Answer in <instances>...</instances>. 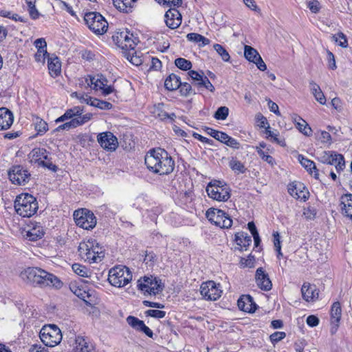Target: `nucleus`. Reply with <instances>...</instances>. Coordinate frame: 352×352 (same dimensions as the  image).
I'll return each instance as SVG.
<instances>
[{
	"mask_svg": "<svg viewBox=\"0 0 352 352\" xmlns=\"http://www.w3.org/2000/svg\"><path fill=\"white\" fill-rule=\"evenodd\" d=\"M86 82L89 86L95 90H100L104 96H108L114 92V87L108 85V80L102 74H98L95 76H88Z\"/></svg>",
	"mask_w": 352,
	"mask_h": 352,
	"instance_id": "nucleus-12",
	"label": "nucleus"
},
{
	"mask_svg": "<svg viewBox=\"0 0 352 352\" xmlns=\"http://www.w3.org/2000/svg\"><path fill=\"white\" fill-rule=\"evenodd\" d=\"M147 168L155 174H170L175 168V161L168 152L161 148L150 150L144 157Z\"/></svg>",
	"mask_w": 352,
	"mask_h": 352,
	"instance_id": "nucleus-1",
	"label": "nucleus"
},
{
	"mask_svg": "<svg viewBox=\"0 0 352 352\" xmlns=\"http://www.w3.org/2000/svg\"><path fill=\"white\" fill-rule=\"evenodd\" d=\"M98 142L103 148L115 151L118 146V140L111 132H104L98 135Z\"/></svg>",
	"mask_w": 352,
	"mask_h": 352,
	"instance_id": "nucleus-16",
	"label": "nucleus"
},
{
	"mask_svg": "<svg viewBox=\"0 0 352 352\" xmlns=\"http://www.w3.org/2000/svg\"><path fill=\"white\" fill-rule=\"evenodd\" d=\"M95 102H96V107L99 108L100 109L109 110L113 107L112 104L107 101L100 100L98 99L97 101H95Z\"/></svg>",
	"mask_w": 352,
	"mask_h": 352,
	"instance_id": "nucleus-62",
	"label": "nucleus"
},
{
	"mask_svg": "<svg viewBox=\"0 0 352 352\" xmlns=\"http://www.w3.org/2000/svg\"><path fill=\"white\" fill-rule=\"evenodd\" d=\"M44 230L41 225H36L27 232V237L30 241H37L44 236Z\"/></svg>",
	"mask_w": 352,
	"mask_h": 352,
	"instance_id": "nucleus-33",
	"label": "nucleus"
},
{
	"mask_svg": "<svg viewBox=\"0 0 352 352\" xmlns=\"http://www.w3.org/2000/svg\"><path fill=\"white\" fill-rule=\"evenodd\" d=\"M269 128L270 127H267L265 129V134L267 135V138H270V141L272 142H275L282 146H285V140L278 138V133L270 131Z\"/></svg>",
	"mask_w": 352,
	"mask_h": 352,
	"instance_id": "nucleus-40",
	"label": "nucleus"
},
{
	"mask_svg": "<svg viewBox=\"0 0 352 352\" xmlns=\"http://www.w3.org/2000/svg\"><path fill=\"white\" fill-rule=\"evenodd\" d=\"M214 50L221 57L222 60L228 62L230 60V56L228 51L220 44H214L213 46Z\"/></svg>",
	"mask_w": 352,
	"mask_h": 352,
	"instance_id": "nucleus-45",
	"label": "nucleus"
},
{
	"mask_svg": "<svg viewBox=\"0 0 352 352\" xmlns=\"http://www.w3.org/2000/svg\"><path fill=\"white\" fill-rule=\"evenodd\" d=\"M200 293L205 300L214 301L221 297L222 291L219 284L209 280L201 285Z\"/></svg>",
	"mask_w": 352,
	"mask_h": 352,
	"instance_id": "nucleus-14",
	"label": "nucleus"
},
{
	"mask_svg": "<svg viewBox=\"0 0 352 352\" xmlns=\"http://www.w3.org/2000/svg\"><path fill=\"white\" fill-rule=\"evenodd\" d=\"M46 56H49L47 50H37V52L35 54V60L37 62L43 63Z\"/></svg>",
	"mask_w": 352,
	"mask_h": 352,
	"instance_id": "nucleus-61",
	"label": "nucleus"
},
{
	"mask_svg": "<svg viewBox=\"0 0 352 352\" xmlns=\"http://www.w3.org/2000/svg\"><path fill=\"white\" fill-rule=\"evenodd\" d=\"M229 166L233 171L237 173H244L246 170L243 164L234 158L230 161Z\"/></svg>",
	"mask_w": 352,
	"mask_h": 352,
	"instance_id": "nucleus-41",
	"label": "nucleus"
},
{
	"mask_svg": "<svg viewBox=\"0 0 352 352\" xmlns=\"http://www.w3.org/2000/svg\"><path fill=\"white\" fill-rule=\"evenodd\" d=\"M222 143L235 149H239L240 147V143L236 139L229 136L228 134L226 138H225Z\"/></svg>",
	"mask_w": 352,
	"mask_h": 352,
	"instance_id": "nucleus-52",
	"label": "nucleus"
},
{
	"mask_svg": "<svg viewBox=\"0 0 352 352\" xmlns=\"http://www.w3.org/2000/svg\"><path fill=\"white\" fill-rule=\"evenodd\" d=\"M13 123V115L6 108H0V130H6Z\"/></svg>",
	"mask_w": 352,
	"mask_h": 352,
	"instance_id": "nucleus-24",
	"label": "nucleus"
},
{
	"mask_svg": "<svg viewBox=\"0 0 352 352\" xmlns=\"http://www.w3.org/2000/svg\"><path fill=\"white\" fill-rule=\"evenodd\" d=\"M74 352H94L95 347L88 338L78 336L75 338Z\"/></svg>",
	"mask_w": 352,
	"mask_h": 352,
	"instance_id": "nucleus-18",
	"label": "nucleus"
},
{
	"mask_svg": "<svg viewBox=\"0 0 352 352\" xmlns=\"http://www.w3.org/2000/svg\"><path fill=\"white\" fill-rule=\"evenodd\" d=\"M207 132L210 136L221 142H223L227 137V134L226 133L214 130L212 128H207Z\"/></svg>",
	"mask_w": 352,
	"mask_h": 352,
	"instance_id": "nucleus-46",
	"label": "nucleus"
},
{
	"mask_svg": "<svg viewBox=\"0 0 352 352\" xmlns=\"http://www.w3.org/2000/svg\"><path fill=\"white\" fill-rule=\"evenodd\" d=\"M94 244H96V240L93 239H88L87 241H83L80 243L78 248L79 255L85 261L90 259V256L92 254L91 250L95 247Z\"/></svg>",
	"mask_w": 352,
	"mask_h": 352,
	"instance_id": "nucleus-22",
	"label": "nucleus"
},
{
	"mask_svg": "<svg viewBox=\"0 0 352 352\" xmlns=\"http://www.w3.org/2000/svg\"><path fill=\"white\" fill-rule=\"evenodd\" d=\"M302 184H299L298 185H295L292 187H289L288 189L289 193L294 197L298 199H301L305 201L307 199V195L309 192L305 190V188L303 186L302 190H301Z\"/></svg>",
	"mask_w": 352,
	"mask_h": 352,
	"instance_id": "nucleus-28",
	"label": "nucleus"
},
{
	"mask_svg": "<svg viewBox=\"0 0 352 352\" xmlns=\"http://www.w3.org/2000/svg\"><path fill=\"white\" fill-rule=\"evenodd\" d=\"M83 109L80 106H76L66 110L65 113L58 117L55 122L56 123L65 122L55 129L54 131L69 130L82 126L89 122L91 118V113L82 114Z\"/></svg>",
	"mask_w": 352,
	"mask_h": 352,
	"instance_id": "nucleus-3",
	"label": "nucleus"
},
{
	"mask_svg": "<svg viewBox=\"0 0 352 352\" xmlns=\"http://www.w3.org/2000/svg\"><path fill=\"white\" fill-rule=\"evenodd\" d=\"M327 60H328V67L329 69L332 70H335L337 68L335 56L332 52L330 51L327 52Z\"/></svg>",
	"mask_w": 352,
	"mask_h": 352,
	"instance_id": "nucleus-60",
	"label": "nucleus"
},
{
	"mask_svg": "<svg viewBox=\"0 0 352 352\" xmlns=\"http://www.w3.org/2000/svg\"><path fill=\"white\" fill-rule=\"evenodd\" d=\"M28 157L32 163H41L45 165L43 160L47 157V151L44 148H35L29 154Z\"/></svg>",
	"mask_w": 352,
	"mask_h": 352,
	"instance_id": "nucleus-25",
	"label": "nucleus"
},
{
	"mask_svg": "<svg viewBox=\"0 0 352 352\" xmlns=\"http://www.w3.org/2000/svg\"><path fill=\"white\" fill-rule=\"evenodd\" d=\"M316 214V210L311 207H307L304 208L303 216L307 219H313Z\"/></svg>",
	"mask_w": 352,
	"mask_h": 352,
	"instance_id": "nucleus-59",
	"label": "nucleus"
},
{
	"mask_svg": "<svg viewBox=\"0 0 352 352\" xmlns=\"http://www.w3.org/2000/svg\"><path fill=\"white\" fill-rule=\"evenodd\" d=\"M336 42H339V45L342 47H346L348 46L347 39L346 36L342 32H339L333 36Z\"/></svg>",
	"mask_w": 352,
	"mask_h": 352,
	"instance_id": "nucleus-51",
	"label": "nucleus"
},
{
	"mask_svg": "<svg viewBox=\"0 0 352 352\" xmlns=\"http://www.w3.org/2000/svg\"><path fill=\"white\" fill-rule=\"evenodd\" d=\"M310 89L315 99L321 104H325L326 98L320 87L314 82H310Z\"/></svg>",
	"mask_w": 352,
	"mask_h": 352,
	"instance_id": "nucleus-32",
	"label": "nucleus"
},
{
	"mask_svg": "<svg viewBox=\"0 0 352 352\" xmlns=\"http://www.w3.org/2000/svg\"><path fill=\"white\" fill-rule=\"evenodd\" d=\"M255 280L257 286L262 290L270 291L272 289V283L268 274L263 267L256 270L255 274Z\"/></svg>",
	"mask_w": 352,
	"mask_h": 352,
	"instance_id": "nucleus-17",
	"label": "nucleus"
},
{
	"mask_svg": "<svg viewBox=\"0 0 352 352\" xmlns=\"http://www.w3.org/2000/svg\"><path fill=\"white\" fill-rule=\"evenodd\" d=\"M38 206L36 199L30 194H21L14 201V208L18 214L23 217L34 215Z\"/></svg>",
	"mask_w": 352,
	"mask_h": 352,
	"instance_id": "nucleus-4",
	"label": "nucleus"
},
{
	"mask_svg": "<svg viewBox=\"0 0 352 352\" xmlns=\"http://www.w3.org/2000/svg\"><path fill=\"white\" fill-rule=\"evenodd\" d=\"M286 333L283 331H276L270 335V338L271 342L274 344L284 339Z\"/></svg>",
	"mask_w": 352,
	"mask_h": 352,
	"instance_id": "nucleus-56",
	"label": "nucleus"
},
{
	"mask_svg": "<svg viewBox=\"0 0 352 352\" xmlns=\"http://www.w3.org/2000/svg\"><path fill=\"white\" fill-rule=\"evenodd\" d=\"M307 6L313 13H317L320 10V3L317 0L310 1L307 3Z\"/></svg>",
	"mask_w": 352,
	"mask_h": 352,
	"instance_id": "nucleus-63",
	"label": "nucleus"
},
{
	"mask_svg": "<svg viewBox=\"0 0 352 352\" xmlns=\"http://www.w3.org/2000/svg\"><path fill=\"white\" fill-rule=\"evenodd\" d=\"M124 56L133 65L138 66L142 64L143 59L141 56L138 55L137 52L133 50H127Z\"/></svg>",
	"mask_w": 352,
	"mask_h": 352,
	"instance_id": "nucleus-38",
	"label": "nucleus"
},
{
	"mask_svg": "<svg viewBox=\"0 0 352 352\" xmlns=\"http://www.w3.org/2000/svg\"><path fill=\"white\" fill-rule=\"evenodd\" d=\"M206 218L221 228H229L232 225L230 217L220 209L210 208L206 212Z\"/></svg>",
	"mask_w": 352,
	"mask_h": 352,
	"instance_id": "nucleus-11",
	"label": "nucleus"
},
{
	"mask_svg": "<svg viewBox=\"0 0 352 352\" xmlns=\"http://www.w3.org/2000/svg\"><path fill=\"white\" fill-rule=\"evenodd\" d=\"M62 338L61 331L55 324L44 326L40 331V338L43 343L47 346H56L60 342Z\"/></svg>",
	"mask_w": 352,
	"mask_h": 352,
	"instance_id": "nucleus-8",
	"label": "nucleus"
},
{
	"mask_svg": "<svg viewBox=\"0 0 352 352\" xmlns=\"http://www.w3.org/2000/svg\"><path fill=\"white\" fill-rule=\"evenodd\" d=\"M196 86L198 87H204L211 92H214L215 90L214 86L206 76H204L201 82H197Z\"/></svg>",
	"mask_w": 352,
	"mask_h": 352,
	"instance_id": "nucleus-50",
	"label": "nucleus"
},
{
	"mask_svg": "<svg viewBox=\"0 0 352 352\" xmlns=\"http://www.w3.org/2000/svg\"><path fill=\"white\" fill-rule=\"evenodd\" d=\"M306 322L309 327H314L318 324L319 319L314 315H310L307 318Z\"/></svg>",
	"mask_w": 352,
	"mask_h": 352,
	"instance_id": "nucleus-64",
	"label": "nucleus"
},
{
	"mask_svg": "<svg viewBox=\"0 0 352 352\" xmlns=\"http://www.w3.org/2000/svg\"><path fill=\"white\" fill-rule=\"evenodd\" d=\"M298 160H299L300 163L301 164V165L303 167H305L311 173H313L312 170H314V173H315L314 177L316 179L318 178V170L316 167L315 163L313 161L303 157L301 155H299Z\"/></svg>",
	"mask_w": 352,
	"mask_h": 352,
	"instance_id": "nucleus-36",
	"label": "nucleus"
},
{
	"mask_svg": "<svg viewBox=\"0 0 352 352\" xmlns=\"http://www.w3.org/2000/svg\"><path fill=\"white\" fill-rule=\"evenodd\" d=\"M342 213L352 220V194H345L340 197Z\"/></svg>",
	"mask_w": 352,
	"mask_h": 352,
	"instance_id": "nucleus-23",
	"label": "nucleus"
},
{
	"mask_svg": "<svg viewBox=\"0 0 352 352\" xmlns=\"http://www.w3.org/2000/svg\"><path fill=\"white\" fill-rule=\"evenodd\" d=\"M138 288L144 295H156L162 292L164 288L161 280L153 276H144L138 281Z\"/></svg>",
	"mask_w": 352,
	"mask_h": 352,
	"instance_id": "nucleus-7",
	"label": "nucleus"
},
{
	"mask_svg": "<svg viewBox=\"0 0 352 352\" xmlns=\"http://www.w3.org/2000/svg\"><path fill=\"white\" fill-rule=\"evenodd\" d=\"M341 316L342 309L340 303L339 302H336L332 305L331 309V323L338 326Z\"/></svg>",
	"mask_w": 352,
	"mask_h": 352,
	"instance_id": "nucleus-34",
	"label": "nucleus"
},
{
	"mask_svg": "<svg viewBox=\"0 0 352 352\" xmlns=\"http://www.w3.org/2000/svg\"><path fill=\"white\" fill-rule=\"evenodd\" d=\"M34 129L38 135H43L48 130V125L43 120L36 118L34 122Z\"/></svg>",
	"mask_w": 352,
	"mask_h": 352,
	"instance_id": "nucleus-42",
	"label": "nucleus"
},
{
	"mask_svg": "<svg viewBox=\"0 0 352 352\" xmlns=\"http://www.w3.org/2000/svg\"><path fill=\"white\" fill-rule=\"evenodd\" d=\"M303 299L307 302H314L318 298L319 293L315 285L305 283L301 287Z\"/></svg>",
	"mask_w": 352,
	"mask_h": 352,
	"instance_id": "nucleus-21",
	"label": "nucleus"
},
{
	"mask_svg": "<svg viewBox=\"0 0 352 352\" xmlns=\"http://www.w3.org/2000/svg\"><path fill=\"white\" fill-rule=\"evenodd\" d=\"M294 121L296 123V128L306 136H310L312 133V130L307 122L302 118L296 116L294 118Z\"/></svg>",
	"mask_w": 352,
	"mask_h": 352,
	"instance_id": "nucleus-30",
	"label": "nucleus"
},
{
	"mask_svg": "<svg viewBox=\"0 0 352 352\" xmlns=\"http://www.w3.org/2000/svg\"><path fill=\"white\" fill-rule=\"evenodd\" d=\"M48 69L52 76H57L60 74L61 65L58 57L48 58Z\"/></svg>",
	"mask_w": 352,
	"mask_h": 352,
	"instance_id": "nucleus-31",
	"label": "nucleus"
},
{
	"mask_svg": "<svg viewBox=\"0 0 352 352\" xmlns=\"http://www.w3.org/2000/svg\"><path fill=\"white\" fill-rule=\"evenodd\" d=\"M181 85L180 78L175 74H170L164 82V87L166 89L173 91L179 89Z\"/></svg>",
	"mask_w": 352,
	"mask_h": 352,
	"instance_id": "nucleus-29",
	"label": "nucleus"
},
{
	"mask_svg": "<svg viewBox=\"0 0 352 352\" xmlns=\"http://www.w3.org/2000/svg\"><path fill=\"white\" fill-rule=\"evenodd\" d=\"M329 165L334 166L338 172L343 170L345 168L344 156L342 154H339L336 152L335 154H333V157L332 158V161H331Z\"/></svg>",
	"mask_w": 352,
	"mask_h": 352,
	"instance_id": "nucleus-37",
	"label": "nucleus"
},
{
	"mask_svg": "<svg viewBox=\"0 0 352 352\" xmlns=\"http://www.w3.org/2000/svg\"><path fill=\"white\" fill-rule=\"evenodd\" d=\"M131 280L132 274L126 266H116L111 268L109 272L108 280L109 283L114 287H124Z\"/></svg>",
	"mask_w": 352,
	"mask_h": 352,
	"instance_id": "nucleus-6",
	"label": "nucleus"
},
{
	"mask_svg": "<svg viewBox=\"0 0 352 352\" xmlns=\"http://www.w3.org/2000/svg\"><path fill=\"white\" fill-rule=\"evenodd\" d=\"M318 138L322 143L328 144L331 143V135L327 131H321Z\"/></svg>",
	"mask_w": 352,
	"mask_h": 352,
	"instance_id": "nucleus-58",
	"label": "nucleus"
},
{
	"mask_svg": "<svg viewBox=\"0 0 352 352\" xmlns=\"http://www.w3.org/2000/svg\"><path fill=\"white\" fill-rule=\"evenodd\" d=\"M93 250H91V255L90 259L87 260L89 263L100 262L104 257V250L102 246L96 241Z\"/></svg>",
	"mask_w": 352,
	"mask_h": 352,
	"instance_id": "nucleus-27",
	"label": "nucleus"
},
{
	"mask_svg": "<svg viewBox=\"0 0 352 352\" xmlns=\"http://www.w3.org/2000/svg\"><path fill=\"white\" fill-rule=\"evenodd\" d=\"M72 270L76 274L82 277L88 276V271L85 266H83L78 263H74L72 265Z\"/></svg>",
	"mask_w": 352,
	"mask_h": 352,
	"instance_id": "nucleus-49",
	"label": "nucleus"
},
{
	"mask_svg": "<svg viewBox=\"0 0 352 352\" xmlns=\"http://www.w3.org/2000/svg\"><path fill=\"white\" fill-rule=\"evenodd\" d=\"M74 219L78 226L85 230L92 229L96 224L94 213L86 209L74 211Z\"/></svg>",
	"mask_w": 352,
	"mask_h": 352,
	"instance_id": "nucleus-13",
	"label": "nucleus"
},
{
	"mask_svg": "<svg viewBox=\"0 0 352 352\" xmlns=\"http://www.w3.org/2000/svg\"><path fill=\"white\" fill-rule=\"evenodd\" d=\"M164 104L159 103L157 105H155L153 113L154 114L155 117L159 118L161 120H164L167 119L168 113L164 111L162 109Z\"/></svg>",
	"mask_w": 352,
	"mask_h": 352,
	"instance_id": "nucleus-44",
	"label": "nucleus"
},
{
	"mask_svg": "<svg viewBox=\"0 0 352 352\" xmlns=\"http://www.w3.org/2000/svg\"><path fill=\"white\" fill-rule=\"evenodd\" d=\"M84 20L89 28L97 34H104L108 28L105 19L98 12H91L85 14Z\"/></svg>",
	"mask_w": 352,
	"mask_h": 352,
	"instance_id": "nucleus-10",
	"label": "nucleus"
},
{
	"mask_svg": "<svg viewBox=\"0 0 352 352\" xmlns=\"http://www.w3.org/2000/svg\"><path fill=\"white\" fill-rule=\"evenodd\" d=\"M21 276L28 283L42 288L49 287L60 289L63 285L57 276L39 267H28Z\"/></svg>",
	"mask_w": 352,
	"mask_h": 352,
	"instance_id": "nucleus-2",
	"label": "nucleus"
},
{
	"mask_svg": "<svg viewBox=\"0 0 352 352\" xmlns=\"http://www.w3.org/2000/svg\"><path fill=\"white\" fill-rule=\"evenodd\" d=\"M256 151L259 157L263 160H264L265 162H267L271 165L274 164V158L271 155L265 153V152L261 150V148H257Z\"/></svg>",
	"mask_w": 352,
	"mask_h": 352,
	"instance_id": "nucleus-57",
	"label": "nucleus"
},
{
	"mask_svg": "<svg viewBox=\"0 0 352 352\" xmlns=\"http://www.w3.org/2000/svg\"><path fill=\"white\" fill-rule=\"evenodd\" d=\"M126 322L132 328L136 331L145 333L148 337L151 338H153V333L152 330L144 324V321L135 316H129L126 318Z\"/></svg>",
	"mask_w": 352,
	"mask_h": 352,
	"instance_id": "nucleus-20",
	"label": "nucleus"
},
{
	"mask_svg": "<svg viewBox=\"0 0 352 352\" xmlns=\"http://www.w3.org/2000/svg\"><path fill=\"white\" fill-rule=\"evenodd\" d=\"M179 88L181 95L184 96L190 95L192 91L191 85L187 82H181V85Z\"/></svg>",
	"mask_w": 352,
	"mask_h": 352,
	"instance_id": "nucleus-55",
	"label": "nucleus"
},
{
	"mask_svg": "<svg viewBox=\"0 0 352 352\" xmlns=\"http://www.w3.org/2000/svg\"><path fill=\"white\" fill-rule=\"evenodd\" d=\"M114 43L124 50H133L138 42L137 37L127 30H119L115 32L112 36Z\"/></svg>",
	"mask_w": 352,
	"mask_h": 352,
	"instance_id": "nucleus-9",
	"label": "nucleus"
},
{
	"mask_svg": "<svg viewBox=\"0 0 352 352\" xmlns=\"http://www.w3.org/2000/svg\"><path fill=\"white\" fill-rule=\"evenodd\" d=\"M229 113V109L227 107H220L214 113V118L217 120H224Z\"/></svg>",
	"mask_w": 352,
	"mask_h": 352,
	"instance_id": "nucleus-47",
	"label": "nucleus"
},
{
	"mask_svg": "<svg viewBox=\"0 0 352 352\" xmlns=\"http://www.w3.org/2000/svg\"><path fill=\"white\" fill-rule=\"evenodd\" d=\"M203 72L201 74H199V72L194 71V70H190L188 72V75L190 77V78L194 81V85H196L197 82H201L204 76H203Z\"/></svg>",
	"mask_w": 352,
	"mask_h": 352,
	"instance_id": "nucleus-54",
	"label": "nucleus"
},
{
	"mask_svg": "<svg viewBox=\"0 0 352 352\" xmlns=\"http://www.w3.org/2000/svg\"><path fill=\"white\" fill-rule=\"evenodd\" d=\"M235 241L238 246L236 248L241 251L243 248L246 250V248L250 245L252 239L247 233L241 232L235 234Z\"/></svg>",
	"mask_w": 352,
	"mask_h": 352,
	"instance_id": "nucleus-26",
	"label": "nucleus"
},
{
	"mask_svg": "<svg viewBox=\"0 0 352 352\" xmlns=\"http://www.w3.org/2000/svg\"><path fill=\"white\" fill-rule=\"evenodd\" d=\"M9 179L12 184L25 185L30 179V174L21 166H14L8 171Z\"/></svg>",
	"mask_w": 352,
	"mask_h": 352,
	"instance_id": "nucleus-15",
	"label": "nucleus"
},
{
	"mask_svg": "<svg viewBox=\"0 0 352 352\" xmlns=\"http://www.w3.org/2000/svg\"><path fill=\"white\" fill-rule=\"evenodd\" d=\"M206 190L210 198L218 201H226L231 196V189L223 181H211L207 185Z\"/></svg>",
	"mask_w": 352,
	"mask_h": 352,
	"instance_id": "nucleus-5",
	"label": "nucleus"
},
{
	"mask_svg": "<svg viewBox=\"0 0 352 352\" xmlns=\"http://www.w3.org/2000/svg\"><path fill=\"white\" fill-rule=\"evenodd\" d=\"M165 22L170 29H176L182 23V14L175 8H170L165 14Z\"/></svg>",
	"mask_w": 352,
	"mask_h": 352,
	"instance_id": "nucleus-19",
	"label": "nucleus"
},
{
	"mask_svg": "<svg viewBox=\"0 0 352 352\" xmlns=\"http://www.w3.org/2000/svg\"><path fill=\"white\" fill-rule=\"evenodd\" d=\"M189 41L197 43L199 47H204L210 43V40L197 33H189L186 35Z\"/></svg>",
	"mask_w": 352,
	"mask_h": 352,
	"instance_id": "nucleus-35",
	"label": "nucleus"
},
{
	"mask_svg": "<svg viewBox=\"0 0 352 352\" xmlns=\"http://www.w3.org/2000/svg\"><path fill=\"white\" fill-rule=\"evenodd\" d=\"M244 56L250 62H255L256 58L260 56L258 52L254 48L249 45L244 47Z\"/></svg>",
	"mask_w": 352,
	"mask_h": 352,
	"instance_id": "nucleus-39",
	"label": "nucleus"
},
{
	"mask_svg": "<svg viewBox=\"0 0 352 352\" xmlns=\"http://www.w3.org/2000/svg\"><path fill=\"white\" fill-rule=\"evenodd\" d=\"M175 65L180 69L184 71H190L192 68V63L184 58H177L175 60Z\"/></svg>",
	"mask_w": 352,
	"mask_h": 352,
	"instance_id": "nucleus-43",
	"label": "nucleus"
},
{
	"mask_svg": "<svg viewBox=\"0 0 352 352\" xmlns=\"http://www.w3.org/2000/svg\"><path fill=\"white\" fill-rule=\"evenodd\" d=\"M334 151H322L318 156V160L323 164H329L333 157Z\"/></svg>",
	"mask_w": 352,
	"mask_h": 352,
	"instance_id": "nucleus-48",
	"label": "nucleus"
},
{
	"mask_svg": "<svg viewBox=\"0 0 352 352\" xmlns=\"http://www.w3.org/2000/svg\"><path fill=\"white\" fill-rule=\"evenodd\" d=\"M147 316H151L155 318H163L166 316V312L161 310L148 309L145 311Z\"/></svg>",
	"mask_w": 352,
	"mask_h": 352,
	"instance_id": "nucleus-53",
	"label": "nucleus"
}]
</instances>
